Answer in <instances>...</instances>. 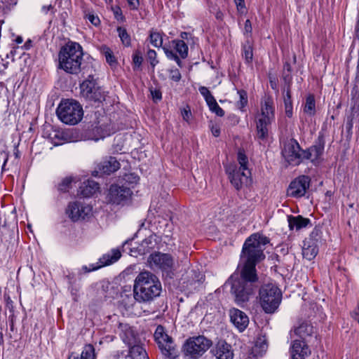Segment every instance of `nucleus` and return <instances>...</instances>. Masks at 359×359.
<instances>
[{
    "label": "nucleus",
    "instance_id": "nucleus-1",
    "mask_svg": "<svg viewBox=\"0 0 359 359\" xmlns=\"http://www.w3.org/2000/svg\"><path fill=\"white\" fill-rule=\"evenodd\" d=\"M269 242L266 237L255 233L249 236L243 244L241 270L239 273L232 274L229 280L231 283V292L239 306H243L253 293V283L258 280L256 265L265 258L263 251Z\"/></svg>",
    "mask_w": 359,
    "mask_h": 359
},
{
    "label": "nucleus",
    "instance_id": "nucleus-2",
    "mask_svg": "<svg viewBox=\"0 0 359 359\" xmlns=\"http://www.w3.org/2000/svg\"><path fill=\"white\" fill-rule=\"evenodd\" d=\"M161 290V283L158 277L150 271H144L135 279L133 297L126 295L127 302L124 298L122 301L128 306H132L135 301L139 303L150 302L160 296Z\"/></svg>",
    "mask_w": 359,
    "mask_h": 359
},
{
    "label": "nucleus",
    "instance_id": "nucleus-3",
    "mask_svg": "<svg viewBox=\"0 0 359 359\" xmlns=\"http://www.w3.org/2000/svg\"><path fill=\"white\" fill-rule=\"evenodd\" d=\"M58 60V68L68 74H77L83 60L82 47L78 43L68 42L60 50Z\"/></svg>",
    "mask_w": 359,
    "mask_h": 359
},
{
    "label": "nucleus",
    "instance_id": "nucleus-4",
    "mask_svg": "<svg viewBox=\"0 0 359 359\" xmlns=\"http://www.w3.org/2000/svg\"><path fill=\"white\" fill-rule=\"evenodd\" d=\"M58 118L67 125H76L83 116V111L79 102L74 100H62L56 109Z\"/></svg>",
    "mask_w": 359,
    "mask_h": 359
},
{
    "label": "nucleus",
    "instance_id": "nucleus-5",
    "mask_svg": "<svg viewBox=\"0 0 359 359\" xmlns=\"http://www.w3.org/2000/svg\"><path fill=\"white\" fill-rule=\"evenodd\" d=\"M154 337L165 357L175 359L178 356V351L174 344L172 337L167 334L165 332V328L162 325L157 326Z\"/></svg>",
    "mask_w": 359,
    "mask_h": 359
},
{
    "label": "nucleus",
    "instance_id": "nucleus-6",
    "mask_svg": "<svg viewBox=\"0 0 359 359\" xmlns=\"http://www.w3.org/2000/svg\"><path fill=\"white\" fill-rule=\"evenodd\" d=\"M212 345V341L204 336L190 337L184 345L186 355L196 359L201 356Z\"/></svg>",
    "mask_w": 359,
    "mask_h": 359
},
{
    "label": "nucleus",
    "instance_id": "nucleus-7",
    "mask_svg": "<svg viewBox=\"0 0 359 359\" xmlns=\"http://www.w3.org/2000/svg\"><path fill=\"white\" fill-rule=\"evenodd\" d=\"M81 94L83 97L89 101L102 102L105 95L101 88L96 86L93 76L89 75L88 78L80 84Z\"/></svg>",
    "mask_w": 359,
    "mask_h": 359
},
{
    "label": "nucleus",
    "instance_id": "nucleus-8",
    "mask_svg": "<svg viewBox=\"0 0 359 359\" xmlns=\"http://www.w3.org/2000/svg\"><path fill=\"white\" fill-rule=\"evenodd\" d=\"M132 194L133 191L129 187L112 184L109 189L107 201L109 203L123 205L130 201Z\"/></svg>",
    "mask_w": 359,
    "mask_h": 359
},
{
    "label": "nucleus",
    "instance_id": "nucleus-9",
    "mask_svg": "<svg viewBox=\"0 0 359 359\" xmlns=\"http://www.w3.org/2000/svg\"><path fill=\"white\" fill-rule=\"evenodd\" d=\"M123 341L128 345V357L130 359H149L146 350L140 344V341L136 338L131 329L126 332Z\"/></svg>",
    "mask_w": 359,
    "mask_h": 359
},
{
    "label": "nucleus",
    "instance_id": "nucleus-10",
    "mask_svg": "<svg viewBox=\"0 0 359 359\" xmlns=\"http://www.w3.org/2000/svg\"><path fill=\"white\" fill-rule=\"evenodd\" d=\"M304 152L298 142L291 139L285 145L283 155L290 165H298L305 160Z\"/></svg>",
    "mask_w": 359,
    "mask_h": 359
},
{
    "label": "nucleus",
    "instance_id": "nucleus-11",
    "mask_svg": "<svg viewBox=\"0 0 359 359\" xmlns=\"http://www.w3.org/2000/svg\"><path fill=\"white\" fill-rule=\"evenodd\" d=\"M225 170L229 175L231 183L237 189L239 190L243 184H248L249 177L251 175L250 170H244L237 168L235 164H229L225 166Z\"/></svg>",
    "mask_w": 359,
    "mask_h": 359
},
{
    "label": "nucleus",
    "instance_id": "nucleus-12",
    "mask_svg": "<svg viewBox=\"0 0 359 359\" xmlns=\"http://www.w3.org/2000/svg\"><path fill=\"white\" fill-rule=\"evenodd\" d=\"M148 262L152 269H158L162 272H169L172 269L174 259L171 255L157 252L151 254Z\"/></svg>",
    "mask_w": 359,
    "mask_h": 359
},
{
    "label": "nucleus",
    "instance_id": "nucleus-13",
    "mask_svg": "<svg viewBox=\"0 0 359 359\" xmlns=\"http://www.w3.org/2000/svg\"><path fill=\"white\" fill-rule=\"evenodd\" d=\"M268 111V104L266 102L265 109L262 108L261 113L258 114L255 118L257 135L256 137L260 144H264L268 138V123L269 121Z\"/></svg>",
    "mask_w": 359,
    "mask_h": 359
},
{
    "label": "nucleus",
    "instance_id": "nucleus-14",
    "mask_svg": "<svg viewBox=\"0 0 359 359\" xmlns=\"http://www.w3.org/2000/svg\"><path fill=\"white\" fill-rule=\"evenodd\" d=\"M92 211V207L83 202L69 203L66 210L69 217L74 222L84 219Z\"/></svg>",
    "mask_w": 359,
    "mask_h": 359
},
{
    "label": "nucleus",
    "instance_id": "nucleus-15",
    "mask_svg": "<svg viewBox=\"0 0 359 359\" xmlns=\"http://www.w3.org/2000/svg\"><path fill=\"white\" fill-rule=\"evenodd\" d=\"M310 177L306 175L297 177L290 182L287 189V195L294 198L304 196L310 187Z\"/></svg>",
    "mask_w": 359,
    "mask_h": 359
},
{
    "label": "nucleus",
    "instance_id": "nucleus-16",
    "mask_svg": "<svg viewBox=\"0 0 359 359\" xmlns=\"http://www.w3.org/2000/svg\"><path fill=\"white\" fill-rule=\"evenodd\" d=\"M324 135H319L314 144L304 150L305 160H310L313 163L316 164L320 157L323 155L325 148Z\"/></svg>",
    "mask_w": 359,
    "mask_h": 359
},
{
    "label": "nucleus",
    "instance_id": "nucleus-17",
    "mask_svg": "<svg viewBox=\"0 0 359 359\" xmlns=\"http://www.w3.org/2000/svg\"><path fill=\"white\" fill-rule=\"evenodd\" d=\"M121 256V252L118 249H113L111 250L110 253L104 255L100 259V264L93 266L91 265L90 267H88L87 266H83L82 267V271H83L84 273H88L95 270H97L102 266H107L109 264H111L114 262H116Z\"/></svg>",
    "mask_w": 359,
    "mask_h": 359
},
{
    "label": "nucleus",
    "instance_id": "nucleus-18",
    "mask_svg": "<svg viewBox=\"0 0 359 359\" xmlns=\"http://www.w3.org/2000/svg\"><path fill=\"white\" fill-rule=\"evenodd\" d=\"M231 322L240 331H244L249 324V318L246 313L238 309L233 308L229 311Z\"/></svg>",
    "mask_w": 359,
    "mask_h": 359
},
{
    "label": "nucleus",
    "instance_id": "nucleus-19",
    "mask_svg": "<svg viewBox=\"0 0 359 359\" xmlns=\"http://www.w3.org/2000/svg\"><path fill=\"white\" fill-rule=\"evenodd\" d=\"M120 168L119 162L115 157L110 156L108 159L104 160L97 165L98 170L93 172V175L98 176V173L110 175Z\"/></svg>",
    "mask_w": 359,
    "mask_h": 359
},
{
    "label": "nucleus",
    "instance_id": "nucleus-20",
    "mask_svg": "<svg viewBox=\"0 0 359 359\" xmlns=\"http://www.w3.org/2000/svg\"><path fill=\"white\" fill-rule=\"evenodd\" d=\"M212 352L217 359H233V358L231 346L224 340L219 341Z\"/></svg>",
    "mask_w": 359,
    "mask_h": 359
},
{
    "label": "nucleus",
    "instance_id": "nucleus-21",
    "mask_svg": "<svg viewBox=\"0 0 359 359\" xmlns=\"http://www.w3.org/2000/svg\"><path fill=\"white\" fill-rule=\"evenodd\" d=\"M310 354L309 346L303 341L294 340L291 346L292 359H305Z\"/></svg>",
    "mask_w": 359,
    "mask_h": 359
},
{
    "label": "nucleus",
    "instance_id": "nucleus-22",
    "mask_svg": "<svg viewBox=\"0 0 359 359\" xmlns=\"http://www.w3.org/2000/svg\"><path fill=\"white\" fill-rule=\"evenodd\" d=\"M256 301L265 313H269V284H264L260 287Z\"/></svg>",
    "mask_w": 359,
    "mask_h": 359
},
{
    "label": "nucleus",
    "instance_id": "nucleus-23",
    "mask_svg": "<svg viewBox=\"0 0 359 359\" xmlns=\"http://www.w3.org/2000/svg\"><path fill=\"white\" fill-rule=\"evenodd\" d=\"M287 222L290 230L295 229L299 231L311 225V220L302 215H289L287 216Z\"/></svg>",
    "mask_w": 359,
    "mask_h": 359
},
{
    "label": "nucleus",
    "instance_id": "nucleus-24",
    "mask_svg": "<svg viewBox=\"0 0 359 359\" xmlns=\"http://www.w3.org/2000/svg\"><path fill=\"white\" fill-rule=\"evenodd\" d=\"M283 298L282 291L276 285H271V314L278 309Z\"/></svg>",
    "mask_w": 359,
    "mask_h": 359
},
{
    "label": "nucleus",
    "instance_id": "nucleus-25",
    "mask_svg": "<svg viewBox=\"0 0 359 359\" xmlns=\"http://www.w3.org/2000/svg\"><path fill=\"white\" fill-rule=\"evenodd\" d=\"M100 185L97 182L94 180H88L84 182L80 187L81 195L83 197L88 198L93 196L98 189Z\"/></svg>",
    "mask_w": 359,
    "mask_h": 359
},
{
    "label": "nucleus",
    "instance_id": "nucleus-26",
    "mask_svg": "<svg viewBox=\"0 0 359 359\" xmlns=\"http://www.w3.org/2000/svg\"><path fill=\"white\" fill-rule=\"evenodd\" d=\"M158 242V237L156 234H152L142 241L140 251L142 250L143 254L148 253L157 247Z\"/></svg>",
    "mask_w": 359,
    "mask_h": 359
},
{
    "label": "nucleus",
    "instance_id": "nucleus-27",
    "mask_svg": "<svg viewBox=\"0 0 359 359\" xmlns=\"http://www.w3.org/2000/svg\"><path fill=\"white\" fill-rule=\"evenodd\" d=\"M68 359H95V348L92 344H87L83 347L80 355L72 353Z\"/></svg>",
    "mask_w": 359,
    "mask_h": 359
},
{
    "label": "nucleus",
    "instance_id": "nucleus-28",
    "mask_svg": "<svg viewBox=\"0 0 359 359\" xmlns=\"http://www.w3.org/2000/svg\"><path fill=\"white\" fill-rule=\"evenodd\" d=\"M318 252V247L316 245L311 244L304 241L302 247V255L303 257L307 260L313 259Z\"/></svg>",
    "mask_w": 359,
    "mask_h": 359
},
{
    "label": "nucleus",
    "instance_id": "nucleus-29",
    "mask_svg": "<svg viewBox=\"0 0 359 359\" xmlns=\"http://www.w3.org/2000/svg\"><path fill=\"white\" fill-rule=\"evenodd\" d=\"M283 101L285 104V114L289 118L292 116V102L291 99V92L290 87L283 90Z\"/></svg>",
    "mask_w": 359,
    "mask_h": 359
},
{
    "label": "nucleus",
    "instance_id": "nucleus-30",
    "mask_svg": "<svg viewBox=\"0 0 359 359\" xmlns=\"http://www.w3.org/2000/svg\"><path fill=\"white\" fill-rule=\"evenodd\" d=\"M313 332V327L308 323H302L294 329V333L301 338L311 336Z\"/></svg>",
    "mask_w": 359,
    "mask_h": 359
},
{
    "label": "nucleus",
    "instance_id": "nucleus-31",
    "mask_svg": "<svg viewBox=\"0 0 359 359\" xmlns=\"http://www.w3.org/2000/svg\"><path fill=\"white\" fill-rule=\"evenodd\" d=\"M322 231L320 228L315 227L311 232L309 238H306L304 241L311 243V244L316 245L318 247V243L321 242Z\"/></svg>",
    "mask_w": 359,
    "mask_h": 359
},
{
    "label": "nucleus",
    "instance_id": "nucleus-32",
    "mask_svg": "<svg viewBox=\"0 0 359 359\" xmlns=\"http://www.w3.org/2000/svg\"><path fill=\"white\" fill-rule=\"evenodd\" d=\"M100 53L104 55L106 61L111 66H115L117 65V61L112 50L107 46L103 45L100 48Z\"/></svg>",
    "mask_w": 359,
    "mask_h": 359
},
{
    "label": "nucleus",
    "instance_id": "nucleus-33",
    "mask_svg": "<svg viewBox=\"0 0 359 359\" xmlns=\"http://www.w3.org/2000/svg\"><path fill=\"white\" fill-rule=\"evenodd\" d=\"M172 43L175 45V49L179 54L181 57L184 59L188 55V46L183 41L180 39H176L172 41Z\"/></svg>",
    "mask_w": 359,
    "mask_h": 359
},
{
    "label": "nucleus",
    "instance_id": "nucleus-34",
    "mask_svg": "<svg viewBox=\"0 0 359 359\" xmlns=\"http://www.w3.org/2000/svg\"><path fill=\"white\" fill-rule=\"evenodd\" d=\"M150 43L156 48H160L163 44L162 34L156 31L151 30L149 34Z\"/></svg>",
    "mask_w": 359,
    "mask_h": 359
},
{
    "label": "nucleus",
    "instance_id": "nucleus-35",
    "mask_svg": "<svg viewBox=\"0 0 359 359\" xmlns=\"http://www.w3.org/2000/svg\"><path fill=\"white\" fill-rule=\"evenodd\" d=\"M237 161L240 165L239 169L250 170L248 167V158L243 149H239L237 154Z\"/></svg>",
    "mask_w": 359,
    "mask_h": 359
},
{
    "label": "nucleus",
    "instance_id": "nucleus-36",
    "mask_svg": "<svg viewBox=\"0 0 359 359\" xmlns=\"http://www.w3.org/2000/svg\"><path fill=\"white\" fill-rule=\"evenodd\" d=\"M316 102L314 96L312 95H309L306 100L304 107V111L309 115H313L315 113Z\"/></svg>",
    "mask_w": 359,
    "mask_h": 359
},
{
    "label": "nucleus",
    "instance_id": "nucleus-37",
    "mask_svg": "<svg viewBox=\"0 0 359 359\" xmlns=\"http://www.w3.org/2000/svg\"><path fill=\"white\" fill-rule=\"evenodd\" d=\"M268 344L265 339L259 338L254 348V351L262 355L263 352L266 353L267 351Z\"/></svg>",
    "mask_w": 359,
    "mask_h": 359
},
{
    "label": "nucleus",
    "instance_id": "nucleus-38",
    "mask_svg": "<svg viewBox=\"0 0 359 359\" xmlns=\"http://www.w3.org/2000/svg\"><path fill=\"white\" fill-rule=\"evenodd\" d=\"M117 32H118V36H119L122 43L126 46H128V47L130 46V36L128 34L126 29L123 27H118L117 28Z\"/></svg>",
    "mask_w": 359,
    "mask_h": 359
},
{
    "label": "nucleus",
    "instance_id": "nucleus-39",
    "mask_svg": "<svg viewBox=\"0 0 359 359\" xmlns=\"http://www.w3.org/2000/svg\"><path fill=\"white\" fill-rule=\"evenodd\" d=\"M72 182L73 178L72 177H67L64 178L58 184V191L60 192H67L69 189Z\"/></svg>",
    "mask_w": 359,
    "mask_h": 359
},
{
    "label": "nucleus",
    "instance_id": "nucleus-40",
    "mask_svg": "<svg viewBox=\"0 0 359 359\" xmlns=\"http://www.w3.org/2000/svg\"><path fill=\"white\" fill-rule=\"evenodd\" d=\"M143 57L142 53L139 50H136L133 55V62L134 64V70L139 69L142 64Z\"/></svg>",
    "mask_w": 359,
    "mask_h": 359
},
{
    "label": "nucleus",
    "instance_id": "nucleus-41",
    "mask_svg": "<svg viewBox=\"0 0 359 359\" xmlns=\"http://www.w3.org/2000/svg\"><path fill=\"white\" fill-rule=\"evenodd\" d=\"M240 100L237 102V106L240 109H243L248 104V95L243 90H238Z\"/></svg>",
    "mask_w": 359,
    "mask_h": 359
},
{
    "label": "nucleus",
    "instance_id": "nucleus-42",
    "mask_svg": "<svg viewBox=\"0 0 359 359\" xmlns=\"http://www.w3.org/2000/svg\"><path fill=\"white\" fill-rule=\"evenodd\" d=\"M156 52L154 50L149 49L147 53V60L149 62L152 68H154L158 63V60L156 58Z\"/></svg>",
    "mask_w": 359,
    "mask_h": 359
},
{
    "label": "nucleus",
    "instance_id": "nucleus-43",
    "mask_svg": "<svg viewBox=\"0 0 359 359\" xmlns=\"http://www.w3.org/2000/svg\"><path fill=\"white\" fill-rule=\"evenodd\" d=\"M243 55L245 61L247 63H250L252 60L253 53H252V48L250 44L244 45L243 46Z\"/></svg>",
    "mask_w": 359,
    "mask_h": 359
},
{
    "label": "nucleus",
    "instance_id": "nucleus-44",
    "mask_svg": "<svg viewBox=\"0 0 359 359\" xmlns=\"http://www.w3.org/2000/svg\"><path fill=\"white\" fill-rule=\"evenodd\" d=\"M252 31V23L250 20H246L245 22L243 34L246 38H249L251 36Z\"/></svg>",
    "mask_w": 359,
    "mask_h": 359
},
{
    "label": "nucleus",
    "instance_id": "nucleus-45",
    "mask_svg": "<svg viewBox=\"0 0 359 359\" xmlns=\"http://www.w3.org/2000/svg\"><path fill=\"white\" fill-rule=\"evenodd\" d=\"M85 17L95 26H97L100 23L99 18L93 13H87Z\"/></svg>",
    "mask_w": 359,
    "mask_h": 359
},
{
    "label": "nucleus",
    "instance_id": "nucleus-46",
    "mask_svg": "<svg viewBox=\"0 0 359 359\" xmlns=\"http://www.w3.org/2000/svg\"><path fill=\"white\" fill-rule=\"evenodd\" d=\"M210 110L220 117L224 116V111L218 105L217 102L210 107Z\"/></svg>",
    "mask_w": 359,
    "mask_h": 359
},
{
    "label": "nucleus",
    "instance_id": "nucleus-47",
    "mask_svg": "<svg viewBox=\"0 0 359 359\" xmlns=\"http://www.w3.org/2000/svg\"><path fill=\"white\" fill-rule=\"evenodd\" d=\"M239 13H244L245 12V4L244 0H233Z\"/></svg>",
    "mask_w": 359,
    "mask_h": 359
},
{
    "label": "nucleus",
    "instance_id": "nucleus-48",
    "mask_svg": "<svg viewBox=\"0 0 359 359\" xmlns=\"http://www.w3.org/2000/svg\"><path fill=\"white\" fill-rule=\"evenodd\" d=\"M181 74L177 69L170 70V79L174 81H179L181 79Z\"/></svg>",
    "mask_w": 359,
    "mask_h": 359
},
{
    "label": "nucleus",
    "instance_id": "nucleus-49",
    "mask_svg": "<svg viewBox=\"0 0 359 359\" xmlns=\"http://www.w3.org/2000/svg\"><path fill=\"white\" fill-rule=\"evenodd\" d=\"M124 180L130 183H137L139 180V177L134 173H130L126 175Z\"/></svg>",
    "mask_w": 359,
    "mask_h": 359
},
{
    "label": "nucleus",
    "instance_id": "nucleus-50",
    "mask_svg": "<svg viewBox=\"0 0 359 359\" xmlns=\"http://www.w3.org/2000/svg\"><path fill=\"white\" fill-rule=\"evenodd\" d=\"M163 49L164 50V53L166 55V57L170 60H176L177 58V55L172 50H169L168 48L165 47H163Z\"/></svg>",
    "mask_w": 359,
    "mask_h": 359
},
{
    "label": "nucleus",
    "instance_id": "nucleus-51",
    "mask_svg": "<svg viewBox=\"0 0 359 359\" xmlns=\"http://www.w3.org/2000/svg\"><path fill=\"white\" fill-rule=\"evenodd\" d=\"M128 4L132 10H137L139 7V0H127Z\"/></svg>",
    "mask_w": 359,
    "mask_h": 359
},
{
    "label": "nucleus",
    "instance_id": "nucleus-52",
    "mask_svg": "<svg viewBox=\"0 0 359 359\" xmlns=\"http://www.w3.org/2000/svg\"><path fill=\"white\" fill-rule=\"evenodd\" d=\"M198 90L200 93L203 96L204 99L211 95V93L208 88L205 86H201Z\"/></svg>",
    "mask_w": 359,
    "mask_h": 359
},
{
    "label": "nucleus",
    "instance_id": "nucleus-53",
    "mask_svg": "<svg viewBox=\"0 0 359 359\" xmlns=\"http://www.w3.org/2000/svg\"><path fill=\"white\" fill-rule=\"evenodd\" d=\"M182 116L184 121H189L190 117L191 116V113L190 109H184L182 111Z\"/></svg>",
    "mask_w": 359,
    "mask_h": 359
},
{
    "label": "nucleus",
    "instance_id": "nucleus-54",
    "mask_svg": "<svg viewBox=\"0 0 359 359\" xmlns=\"http://www.w3.org/2000/svg\"><path fill=\"white\" fill-rule=\"evenodd\" d=\"M205 100L206 101L209 108L210 107H212L214 104H215L216 100L213 97V95L211 94L210 95L208 96L206 98H205Z\"/></svg>",
    "mask_w": 359,
    "mask_h": 359
},
{
    "label": "nucleus",
    "instance_id": "nucleus-55",
    "mask_svg": "<svg viewBox=\"0 0 359 359\" xmlns=\"http://www.w3.org/2000/svg\"><path fill=\"white\" fill-rule=\"evenodd\" d=\"M352 128H353V119L351 117H348L346 123V129L348 133H351Z\"/></svg>",
    "mask_w": 359,
    "mask_h": 359
},
{
    "label": "nucleus",
    "instance_id": "nucleus-56",
    "mask_svg": "<svg viewBox=\"0 0 359 359\" xmlns=\"http://www.w3.org/2000/svg\"><path fill=\"white\" fill-rule=\"evenodd\" d=\"M152 97L154 100H160L162 98L161 93L160 90H155L151 91Z\"/></svg>",
    "mask_w": 359,
    "mask_h": 359
},
{
    "label": "nucleus",
    "instance_id": "nucleus-57",
    "mask_svg": "<svg viewBox=\"0 0 359 359\" xmlns=\"http://www.w3.org/2000/svg\"><path fill=\"white\" fill-rule=\"evenodd\" d=\"M211 131L215 137H218L220 135V129L217 126H212Z\"/></svg>",
    "mask_w": 359,
    "mask_h": 359
},
{
    "label": "nucleus",
    "instance_id": "nucleus-58",
    "mask_svg": "<svg viewBox=\"0 0 359 359\" xmlns=\"http://www.w3.org/2000/svg\"><path fill=\"white\" fill-rule=\"evenodd\" d=\"M195 277L197 278L196 281L200 283L202 282L204 280V276L201 274L200 272H196L194 271Z\"/></svg>",
    "mask_w": 359,
    "mask_h": 359
},
{
    "label": "nucleus",
    "instance_id": "nucleus-59",
    "mask_svg": "<svg viewBox=\"0 0 359 359\" xmlns=\"http://www.w3.org/2000/svg\"><path fill=\"white\" fill-rule=\"evenodd\" d=\"M180 36L182 38L181 40H183L184 41V40H189V38L191 37V34L188 32H183L181 33Z\"/></svg>",
    "mask_w": 359,
    "mask_h": 359
},
{
    "label": "nucleus",
    "instance_id": "nucleus-60",
    "mask_svg": "<svg viewBox=\"0 0 359 359\" xmlns=\"http://www.w3.org/2000/svg\"><path fill=\"white\" fill-rule=\"evenodd\" d=\"M67 278L68 279V283L69 284L70 287H72V286L75 282V280L71 275L67 276Z\"/></svg>",
    "mask_w": 359,
    "mask_h": 359
},
{
    "label": "nucleus",
    "instance_id": "nucleus-61",
    "mask_svg": "<svg viewBox=\"0 0 359 359\" xmlns=\"http://www.w3.org/2000/svg\"><path fill=\"white\" fill-rule=\"evenodd\" d=\"M50 10H53V7L52 6V5H49L48 6H43L42 7V11L45 13H47L48 11Z\"/></svg>",
    "mask_w": 359,
    "mask_h": 359
},
{
    "label": "nucleus",
    "instance_id": "nucleus-62",
    "mask_svg": "<svg viewBox=\"0 0 359 359\" xmlns=\"http://www.w3.org/2000/svg\"><path fill=\"white\" fill-rule=\"evenodd\" d=\"M284 69L287 70L288 72H290L292 71V67L290 63L288 62H286L284 65Z\"/></svg>",
    "mask_w": 359,
    "mask_h": 359
},
{
    "label": "nucleus",
    "instance_id": "nucleus-63",
    "mask_svg": "<svg viewBox=\"0 0 359 359\" xmlns=\"http://www.w3.org/2000/svg\"><path fill=\"white\" fill-rule=\"evenodd\" d=\"M216 18L222 20L223 19L224 14L222 11H219L216 13Z\"/></svg>",
    "mask_w": 359,
    "mask_h": 359
},
{
    "label": "nucleus",
    "instance_id": "nucleus-64",
    "mask_svg": "<svg viewBox=\"0 0 359 359\" xmlns=\"http://www.w3.org/2000/svg\"><path fill=\"white\" fill-rule=\"evenodd\" d=\"M355 319L359 323V303H358L357 309H356L355 313Z\"/></svg>",
    "mask_w": 359,
    "mask_h": 359
}]
</instances>
